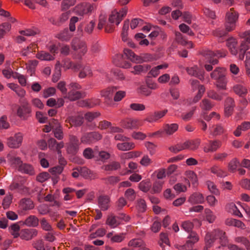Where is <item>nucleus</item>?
Listing matches in <instances>:
<instances>
[{"mask_svg":"<svg viewBox=\"0 0 250 250\" xmlns=\"http://www.w3.org/2000/svg\"><path fill=\"white\" fill-rule=\"evenodd\" d=\"M11 25L9 22H4L0 25V39L3 37L4 35L10 31Z\"/></svg>","mask_w":250,"mask_h":250,"instance_id":"de8ad7c7","label":"nucleus"},{"mask_svg":"<svg viewBox=\"0 0 250 250\" xmlns=\"http://www.w3.org/2000/svg\"><path fill=\"white\" fill-rule=\"evenodd\" d=\"M151 186L152 184L149 179L143 180L139 184V188L145 193L150 190Z\"/></svg>","mask_w":250,"mask_h":250,"instance_id":"7c9ffc66","label":"nucleus"},{"mask_svg":"<svg viewBox=\"0 0 250 250\" xmlns=\"http://www.w3.org/2000/svg\"><path fill=\"white\" fill-rule=\"evenodd\" d=\"M221 145V142L218 140H209L208 144H205L203 150L206 153L213 152L219 148Z\"/></svg>","mask_w":250,"mask_h":250,"instance_id":"9d476101","label":"nucleus"},{"mask_svg":"<svg viewBox=\"0 0 250 250\" xmlns=\"http://www.w3.org/2000/svg\"><path fill=\"white\" fill-rule=\"evenodd\" d=\"M125 197L130 201H133L135 199L136 194L133 188H128L125 193Z\"/></svg>","mask_w":250,"mask_h":250,"instance_id":"e2e57ef3","label":"nucleus"},{"mask_svg":"<svg viewBox=\"0 0 250 250\" xmlns=\"http://www.w3.org/2000/svg\"><path fill=\"white\" fill-rule=\"evenodd\" d=\"M215 240L210 232L207 233L205 237L206 245L204 248L208 249L211 248Z\"/></svg>","mask_w":250,"mask_h":250,"instance_id":"3c124183","label":"nucleus"},{"mask_svg":"<svg viewBox=\"0 0 250 250\" xmlns=\"http://www.w3.org/2000/svg\"><path fill=\"white\" fill-rule=\"evenodd\" d=\"M188 201L192 204H201L204 202V198L202 194L194 192L189 197Z\"/></svg>","mask_w":250,"mask_h":250,"instance_id":"412c9836","label":"nucleus"},{"mask_svg":"<svg viewBox=\"0 0 250 250\" xmlns=\"http://www.w3.org/2000/svg\"><path fill=\"white\" fill-rule=\"evenodd\" d=\"M136 59L137 63H142L145 62L151 61L153 60V56L150 54L146 53L142 56H139Z\"/></svg>","mask_w":250,"mask_h":250,"instance_id":"5fc2aeb1","label":"nucleus"},{"mask_svg":"<svg viewBox=\"0 0 250 250\" xmlns=\"http://www.w3.org/2000/svg\"><path fill=\"white\" fill-rule=\"evenodd\" d=\"M239 164V162L237 158L232 159L228 164L229 170L231 172H235Z\"/></svg>","mask_w":250,"mask_h":250,"instance_id":"864d4df0","label":"nucleus"},{"mask_svg":"<svg viewBox=\"0 0 250 250\" xmlns=\"http://www.w3.org/2000/svg\"><path fill=\"white\" fill-rule=\"evenodd\" d=\"M212 128H213V130L211 132V134L214 136L220 135L224 132V128L221 125H213Z\"/></svg>","mask_w":250,"mask_h":250,"instance_id":"bf43d9fd","label":"nucleus"},{"mask_svg":"<svg viewBox=\"0 0 250 250\" xmlns=\"http://www.w3.org/2000/svg\"><path fill=\"white\" fill-rule=\"evenodd\" d=\"M226 70L224 67H217L211 73V79L216 80L226 77Z\"/></svg>","mask_w":250,"mask_h":250,"instance_id":"a211bd4d","label":"nucleus"},{"mask_svg":"<svg viewBox=\"0 0 250 250\" xmlns=\"http://www.w3.org/2000/svg\"><path fill=\"white\" fill-rule=\"evenodd\" d=\"M186 70L188 75L195 77L202 81L204 80V70L199 68L197 65L188 67Z\"/></svg>","mask_w":250,"mask_h":250,"instance_id":"1a4fd4ad","label":"nucleus"},{"mask_svg":"<svg viewBox=\"0 0 250 250\" xmlns=\"http://www.w3.org/2000/svg\"><path fill=\"white\" fill-rule=\"evenodd\" d=\"M238 13L235 12L234 9L232 8L226 13V21L234 22V23H236L238 19Z\"/></svg>","mask_w":250,"mask_h":250,"instance_id":"cd10ccee","label":"nucleus"},{"mask_svg":"<svg viewBox=\"0 0 250 250\" xmlns=\"http://www.w3.org/2000/svg\"><path fill=\"white\" fill-rule=\"evenodd\" d=\"M72 48L74 51H78L80 56L84 55L87 51L85 43L78 39H75L72 40Z\"/></svg>","mask_w":250,"mask_h":250,"instance_id":"423d86ee","label":"nucleus"},{"mask_svg":"<svg viewBox=\"0 0 250 250\" xmlns=\"http://www.w3.org/2000/svg\"><path fill=\"white\" fill-rule=\"evenodd\" d=\"M210 233L215 240L218 239L220 240V244L221 246L225 247L226 246L228 242V240L225 231L220 229H217L213 230Z\"/></svg>","mask_w":250,"mask_h":250,"instance_id":"6e6552de","label":"nucleus"},{"mask_svg":"<svg viewBox=\"0 0 250 250\" xmlns=\"http://www.w3.org/2000/svg\"><path fill=\"white\" fill-rule=\"evenodd\" d=\"M93 10V5L86 2H83L77 4L74 8V12L79 16H83L84 15L91 13Z\"/></svg>","mask_w":250,"mask_h":250,"instance_id":"20e7f679","label":"nucleus"},{"mask_svg":"<svg viewBox=\"0 0 250 250\" xmlns=\"http://www.w3.org/2000/svg\"><path fill=\"white\" fill-rule=\"evenodd\" d=\"M56 38L62 41H68L72 37V35L69 33L67 28H64L56 35Z\"/></svg>","mask_w":250,"mask_h":250,"instance_id":"c85d7f7f","label":"nucleus"},{"mask_svg":"<svg viewBox=\"0 0 250 250\" xmlns=\"http://www.w3.org/2000/svg\"><path fill=\"white\" fill-rule=\"evenodd\" d=\"M184 149H185V148L184 145V143L177 144L174 146H171L168 148V150L174 153H177Z\"/></svg>","mask_w":250,"mask_h":250,"instance_id":"4d7b16f0","label":"nucleus"},{"mask_svg":"<svg viewBox=\"0 0 250 250\" xmlns=\"http://www.w3.org/2000/svg\"><path fill=\"white\" fill-rule=\"evenodd\" d=\"M83 94L79 91H76L74 89L70 90L64 96V98L68 99L70 101H74L83 98Z\"/></svg>","mask_w":250,"mask_h":250,"instance_id":"4be33fe9","label":"nucleus"},{"mask_svg":"<svg viewBox=\"0 0 250 250\" xmlns=\"http://www.w3.org/2000/svg\"><path fill=\"white\" fill-rule=\"evenodd\" d=\"M200 143V140L198 139L195 140H188L184 143V145L185 149L195 150L198 148Z\"/></svg>","mask_w":250,"mask_h":250,"instance_id":"6ab92c4d","label":"nucleus"},{"mask_svg":"<svg viewBox=\"0 0 250 250\" xmlns=\"http://www.w3.org/2000/svg\"><path fill=\"white\" fill-rule=\"evenodd\" d=\"M101 113L99 112H88L85 114L84 118L89 122H92L95 118L100 116Z\"/></svg>","mask_w":250,"mask_h":250,"instance_id":"680f3d73","label":"nucleus"},{"mask_svg":"<svg viewBox=\"0 0 250 250\" xmlns=\"http://www.w3.org/2000/svg\"><path fill=\"white\" fill-rule=\"evenodd\" d=\"M164 183L160 181H156L152 186V189L150 190V193L157 194L159 193L162 190Z\"/></svg>","mask_w":250,"mask_h":250,"instance_id":"79ce46f5","label":"nucleus"},{"mask_svg":"<svg viewBox=\"0 0 250 250\" xmlns=\"http://www.w3.org/2000/svg\"><path fill=\"white\" fill-rule=\"evenodd\" d=\"M26 182V179L22 177H19L15 182H13L9 186V189L11 190H17L19 193L24 194L27 193L29 188L24 186V184Z\"/></svg>","mask_w":250,"mask_h":250,"instance_id":"f03ea898","label":"nucleus"},{"mask_svg":"<svg viewBox=\"0 0 250 250\" xmlns=\"http://www.w3.org/2000/svg\"><path fill=\"white\" fill-rule=\"evenodd\" d=\"M129 23L130 21L128 19H126L124 21L121 32L122 39L124 42H126L127 41L128 30L129 29Z\"/></svg>","mask_w":250,"mask_h":250,"instance_id":"f704fd0d","label":"nucleus"},{"mask_svg":"<svg viewBox=\"0 0 250 250\" xmlns=\"http://www.w3.org/2000/svg\"><path fill=\"white\" fill-rule=\"evenodd\" d=\"M167 112V109H165L163 111H155L153 113H150L149 114L145 119V121H146L149 123L155 122L159 119L163 117Z\"/></svg>","mask_w":250,"mask_h":250,"instance_id":"dca6fc26","label":"nucleus"},{"mask_svg":"<svg viewBox=\"0 0 250 250\" xmlns=\"http://www.w3.org/2000/svg\"><path fill=\"white\" fill-rule=\"evenodd\" d=\"M77 0H63L61 3V9L62 11H65L71 6H74Z\"/></svg>","mask_w":250,"mask_h":250,"instance_id":"37998d69","label":"nucleus"},{"mask_svg":"<svg viewBox=\"0 0 250 250\" xmlns=\"http://www.w3.org/2000/svg\"><path fill=\"white\" fill-rule=\"evenodd\" d=\"M70 14V11H67L62 13L59 18H57V21L58 23V26H60L62 25L66 21H67L69 18Z\"/></svg>","mask_w":250,"mask_h":250,"instance_id":"09e8293b","label":"nucleus"},{"mask_svg":"<svg viewBox=\"0 0 250 250\" xmlns=\"http://www.w3.org/2000/svg\"><path fill=\"white\" fill-rule=\"evenodd\" d=\"M23 137L21 133H16L14 136L7 138V145L10 148H19L21 145Z\"/></svg>","mask_w":250,"mask_h":250,"instance_id":"0eeeda50","label":"nucleus"},{"mask_svg":"<svg viewBox=\"0 0 250 250\" xmlns=\"http://www.w3.org/2000/svg\"><path fill=\"white\" fill-rule=\"evenodd\" d=\"M36 58L42 61H52L55 59L53 56L44 51L38 52L36 54Z\"/></svg>","mask_w":250,"mask_h":250,"instance_id":"2f4dec72","label":"nucleus"},{"mask_svg":"<svg viewBox=\"0 0 250 250\" xmlns=\"http://www.w3.org/2000/svg\"><path fill=\"white\" fill-rule=\"evenodd\" d=\"M38 230L35 229H25L21 230V239L29 241L36 237L38 234Z\"/></svg>","mask_w":250,"mask_h":250,"instance_id":"f8f14e48","label":"nucleus"},{"mask_svg":"<svg viewBox=\"0 0 250 250\" xmlns=\"http://www.w3.org/2000/svg\"><path fill=\"white\" fill-rule=\"evenodd\" d=\"M8 160L11 166L14 167H18L21 165L22 161L19 157H15L10 155L7 156Z\"/></svg>","mask_w":250,"mask_h":250,"instance_id":"58836bf2","label":"nucleus"},{"mask_svg":"<svg viewBox=\"0 0 250 250\" xmlns=\"http://www.w3.org/2000/svg\"><path fill=\"white\" fill-rule=\"evenodd\" d=\"M18 170L22 173L28 174L30 175H33L35 174L34 169L33 166L28 164H23L20 166L18 168Z\"/></svg>","mask_w":250,"mask_h":250,"instance_id":"5701e85b","label":"nucleus"},{"mask_svg":"<svg viewBox=\"0 0 250 250\" xmlns=\"http://www.w3.org/2000/svg\"><path fill=\"white\" fill-rule=\"evenodd\" d=\"M208 96L213 100L221 101L223 99V96L226 95L225 93H218L214 90H209L207 92Z\"/></svg>","mask_w":250,"mask_h":250,"instance_id":"c9c22d12","label":"nucleus"},{"mask_svg":"<svg viewBox=\"0 0 250 250\" xmlns=\"http://www.w3.org/2000/svg\"><path fill=\"white\" fill-rule=\"evenodd\" d=\"M107 185H115L120 181V178L119 176H110L102 179Z\"/></svg>","mask_w":250,"mask_h":250,"instance_id":"ea45409f","label":"nucleus"},{"mask_svg":"<svg viewBox=\"0 0 250 250\" xmlns=\"http://www.w3.org/2000/svg\"><path fill=\"white\" fill-rule=\"evenodd\" d=\"M193 227V224L189 221H185L183 222L181 225L182 228L188 232L192 231Z\"/></svg>","mask_w":250,"mask_h":250,"instance_id":"69168bd1","label":"nucleus"},{"mask_svg":"<svg viewBox=\"0 0 250 250\" xmlns=\"http://www.w3.org/2000/svg\"><path fill=\"white\" fill-rule=\"evenodd\" d=\"M54 137L59 140H61L63 138V132L62 126H59L58 127L53 128L52 129Z\"/></svg>","mask_w":250,"mask_h":250,"instance_id":"6e6d98bb","label":"nucleus"},{"mask_svg":"<svg viewBox=\"0 0 250 250\" xmlns=\"http://www.w3.org/2000/svg\"><path fill=\"white\" fill-rule=\"evenodd\" d=\"M135 146V144L132 142H124L117 145V148L121 151L130 150L133 149Z\"/></svg>","mask_w":250,"mask_h":250,"instance_id":"72a5a7b5","label":"nucleus"},{"mask_svg":"<svg viewBox=\"0 0 250 250\" xmlns=\"http://www.w3.org/2000/svg\"><path fill=\"white\" fill-rule=\"evenodd\" d=\"M224 114L226 117H229L233 113L235 106V102L233 98L228 97L225 101Z\"/></svg>","mask_w":250,"mask_h":250,"instance_id":"9b49d317","label":"nucleus"},{"mask_svg":"<svg viewBox=\"0 0 250 250\" xmlns=\"http://www.w3.org/2000/svg\"><path fill=\"white\" fill-rule=\"evenodd\" d=\"M68 122L71 126H80L83 123V118L81 116H71L69 118Z\"/></svg>","mask_w":250,"mask_h":250,"instance_id":"a878e982","label":"nucleus"},{"mask_svg":"<svg viewBox=\"0 0 250 250\" xmlns=\"http://www.w3.org/2000/svg\"><path fill=\"white\" fill-rule=\"evenodd\" d=\"M50 178L49 173L47 172L40 173L36 177V180L40 183H43Z\"/></svg>","mask_w":250,"mask_h":250,"instance_id":"13d9d810","label":"nucleus"},{"mask_svg":"<svg viewBox=\"0 0 250 250\" xmlns=\"http://www.w3.org/2000/svg\"><path fill=\"white\" fill-rule=\"evenodd\" d=\"M21 208L24 210H30L34 208L33 202L30 198H23L21 200Z\"/></svg>","mask_w":250,"mask_h":250,"instance_id":"b1692460","label":"nucleus"},{"mask_svg":"<svg viewBox=\"0 0 250 250\" xmlns=\"http://www.w3.org/2000/svg\"><path fill=\"white\" fill-rule=\"evenodd\" d=\"M227 51L225 50H216L214 52H213L210 50L205 51L202 53L203 55L207 57H208L209 58H212L215 56H217L218 57H225L227 54Z\"/></svg>","mask_w":250,"mask_h":250,"instance_id":"aec40b11","label":"nucleus"},{"mask_svg":"<svg viewBox=\"0 0 250 250\" xmlns=\"http://www.w3.org/2000/svg\"><path fill=\"white\" fill-rule=\"evenodd\" d=\"M10 127V124L7 122V117L6 115H3L0 118V129H8Z\"/></svg>","mask_w":250,"mask_h":250,"instance_id":"0e129e2a","label":"nucleus"},{"mask_svg":"<svg viewBox=\"0 0 250 250\" xmlns=\"http://www.w3.org/2000/svg\"><path fill=\"white\" fill-rule=\"evenodd\" d=\"M77 170L80 173V175L86 179H92V172L86 167H80L79 169L77 168Z\"/></svg>","mask_w":250,"mask_h":250,"instance_id":"a19ab883","label":"nucleus"},{"mask_svg":"<svg viewBox=\"0 0 250 250\" xmlns=\"http://www.w3.org/2000/svg\"><path fill=\"white\" fill-rule=\"evenodd\" d=\"M110 201V198L108 195H102L99 196L98 203L102 210L105 211L108 209Z\"/></svg>","mask_w":250,"mask_h":250,"instance_id":"2eb2a0df","label":"nucleus"},{"mask_svg":"<svg viewBox=\"0 0 250 250\" xmlns=\"http://www.w3.org/2000/svg\"><path fill=\"white\" fill-rule=\"evenodd\" d=\"M79 142L78 137L74 135H69V143L67 147V152L71 155H75L79 149Z\"/></svg>","mask_w":250,"mask_h":250,"instance_id":"39448f33","label":"nucleus"},{"mask_svg":"<svg viewBox=\"0 0 250 250\" xmlns=\"http://www.w3.org/2000/svg\"><path fill=\"white\" fill-rule=\"evenodd\" d=\"M206 185L208 187V190L210 191L211 193L214 194L216 195H219L220 191L219 189L217 188L215 184L212 181H207L206 182Z\"/></svg>","mask_w":250,"mask_h":250,"instance_id":"603ef678","label":"nucleus"},{"mask_svg":"<svg viewBox=\"0 0 250 250\" xmlns=\"http://www.w3.org/2000/svg\"><path fill=\"white\" fill-rule=\"evenodd\" d=\"M168 66L167 64L159 65L155 67L152 68L148 73V78H150L151 76L156 77L160 74V69L163 68H166Z\"/></svg>","mask_w":250,"mask_h":250,"instance_id":"4c0bfd02","label":"nucleus"},{"mask_svg":"<svg viewBox=\"0 0 250 250\" xmlns=\"http://www.w3.org/2000/svg\"><path fill=\"white\" fill-rule=\"evenodd\" d=\"M215 85L219 90H226L227 80L226 77L215 80Z\"/></svg>","mask_w":250,"mask_h":250,"instance_id":"49530a36","label":"nucleus"},{"mask_svg":"<svg viewBox=\"0 0 250 250\" xmlns=\"http://www.w3.org/2000/svg\"><path fill=\"white\" fill-rule=\"evenodd\" d=\"M117 89L118 87L115 86L108 87L100 91L101 96L105 98V102H111L112 96Z\"/></svg>","mask_w":250,"mask_h":250,"instance_id":"4468645a","label":"nucleus"},{"mask_svg":"<svg viewBox=\"0 0 250 250\" xmlns=\"http://www.w3.org/2000/svg\"><path fill=\"white\" fill-rule=\"evenodd\" d=\"M145 146L149 151L151 155H153L155 153L157 145L150 142H146L145 144Z\"/></svg>","mask_w":250,"mask_h":250,"instance_id":"774afa93","label":"nucleus"},{"mask_svg":"<svg viewBox=\"0 0 250 250\" xmlns=\"http://www.w3.org/2000/svg\"><path fill=\"white\" fill-rule=\"evenodd\" d=\"M102 138V135L98 132L93 131L84 134L81 138V143L90 144L96 142Z\"/></svg>","mask_w":250,"mask_h":250,"instance_id":"7ed1b4c3","label":"nucleus"},{"mask_svg":"<svg viewBox=\"0 0 250 250\" xmlns=\"http://www.w3.org/2000/svg\"><path fill=\"white\" fill-rule=\"evenodd\" d=\"M121 124L124 128L131 129L137 128L140 125L138 120L131 118H126L123 120Z\"/></svg>","mask_w":250,"mask_h":250,"instance_id":"ddd939ff","label":"nucleus"},{"mask_svg":"<svg viewBox=\"0 0 250 250\" xmlns=\"http://www.w3.org/2000/svg\"><path fill=\"white\" fill-rule=\"evenodd\" d=\"M121 168V164L119 162L117 161H113L111 163L104 165L103 168L105 171H113L116 170Z\"/></svg>","mask_w":250,"mask_h":250,"instance_id":"c03bdc74","label":"nucleus"},{"mask_svg":"<svg viewBox=\"0 0 250 250\" xmlns=\"http://www.w3.org/2000/svg\"><path fill=\"white\" fill-rule=\"evenodd\" d=\"M178 125L177 124H165L163 126L164 131L167 135H172L178 129Z\"/></svg>","mask_w":250,"mask_h":250,"instance_id":"473e14b6","label":"nucleus"},{"mask_svg":"<svg viewBox=\"0 0 250 250\" xmlns=\"http://www.w3.org/2000/svg\"><path fill=\"white\" fill-rule=\"evenodd\" d=\"M61 76V64L59 61H57L55 66V72L52 77V82L56 83L60 79Z\"/></svg>","mask_w":250,"mask_h":250,"instance_id":"e433bc0d","label":"nucleus"},{"mask_svg":"<svg viewBox=\"0 0 250 250\" xmlns=\"http://www.w3.org/2000/svg\"><path fill=\"white\" fill-rule=\"evenodd\" d=\"M39 219L35 215H30L24 220L23 224L29 227H36L39 225Z\"/></svg>","mask_w":250,"mask_h":250,"instance_id":"393cba45","label":"nucleus"},{"mask_svg":"<svg viewBox=\"0 0 250 250\" xmlns=\"http://www.w3.org/2000/svg\"><path fill=\"white\" fill-rule=\"evenodd\" d=\"M210 171L212 173L216 174L218 177H223L227 175L225 171H223L217 166L212 167L210 168Z\"/></svg>","mask_w":250,"mask_h":250,"instance_id":"338daca9","label":"nucleus"},{"mask_svg":"<svg viewBox=\"0 0 250 250\" xmlns=\"http://www.w3.org/2000/svg\"><path fill=\"white\" fill-rule=\"evenodd\" d=\"M124 52L127 59H129L131 62H137L136 59H138L137 57L139 56L136 55L132 50L125 48L124 49Z\"/></svg>","mask_w":250,"mask_h":250,"instance_id":"8fccbe9b","label":"nucleus"},{"mask_svg":"<svg viewBox=\"0 0 250 250\" xmlns=\"http://www.w3.org/2000/svg\"><path fill=\"white\" fill-rule=\"evenodd\" d=\"M233 89L234 92L240 96L246 95L248 93L247 89L246 87L240 84H236L234 85L233 87Z\"/></svg>","mask_w":250,"mask_h":250,"instance_id":"a18cd8bd","label":"nucleus"},{"mask_svg":"<svg viewBox=\"0 0 250 250\" xmlns=\"http://www.w3.org/2000/svg\"><path fill=\"white\" fill-rule=\"evenodd\" d=\"M227 46L230 53L233 55H236L238 53L237 41L233 37H230L226 40Z\"/></svg>","mask_w":250,"mask_h":250,"instance_id":"f3484780","label":"nucleus"},{"mask_svg":"<svg viewBox=\"0 0 250 250\" xmlns=\"http://www.w3.org/2000/svg\"><path fill=\"white\" fill-rule=\"evenodd\" d=\"M151 68L148 64L136 65L133 67V71L131 72L135 75H139L141 72H146Z\"/></svg>","mask_w":250,"mask_h":250,"instance_id":"c756f323","label":"nucleus"},{"mask_svg":"<svg viewBox=\"0 0 250 250\" xmlns=\"http://www.w3.org/2000/svg\"><path fill=\"white\" fill-rule=\"evenodd\" d=\"M122 21V18L118 14V11L114 9L109 15L108 18V22L110 23H115L116 25H118Z\"/></svg>","mask_w":250,"mask_h":250,"instance_id":"bb28decb","label":"nucleus"},{"mask_svg":"<svg viewBox=\"0 0 250 250\" xmlns=\"http://www.w3.org/2000/svg\"><path fill=\"white\" fill-rule=\"evenodd\" d=\"M17 115L22 120H27L31 116V106L27 101H23L19 106L17 111Z\"/></svg>","mask_w":250,"mask_h":250,"instance_id":"f257e3e1","label":"nucleus"},{"mask_svg":"<svg viewBox=\"0 0 250 250\" xmlns=\"http://www.w3.org/2000/svg\"><path fill=\"white\" fill-rule=\"evenodd\" d=\"M188 178L194 187H196L198 183V178L196 174L193 171H189L188 173Z\"/></svg>","mask_w":250,"mask_h":250,"instance_id":"052dcab7","label":"nucleus"}]
</instances>
